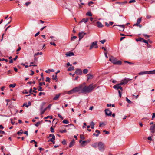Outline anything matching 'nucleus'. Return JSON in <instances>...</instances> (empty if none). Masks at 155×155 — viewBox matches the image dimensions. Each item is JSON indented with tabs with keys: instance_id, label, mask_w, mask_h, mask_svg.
<instances>
[{
	"instance_id": "21",
	"label": "nucleus",
	"mask_w": 155,
	"mask_h": 155,
	"mask_svg": "<svg viewBox=\"0 0 155 155\" xmlns=\"http://www.w3.org/2000/svg\"><path fill=\"white\" fill-rule=\"evenodd\" d=\"M74 69V67L73 66H71L69 67L68 69V71H71Z\"/></svg>"
},
{
	"instance_id": "23",
	"label": "nucleus",
	"mask_w": 155,
	"mask_h": 155,
	"mask_svg": "<svg viewBox=\"0 0 155 155\" xmlns=\"http://www.w3.org/2000/svg\"><path fill=\"white\" fill-rule=\"evenodd\" d=\"M91 128L93 129L94 127V123L93 122H91L90 124Z\"/></svg>"
},
{
	"instance_id": "32",
	"label": "nucleus",
	"mask_w": 155,
	"mask_h": 155,
	"mask_svg": "<svg viewBox=\"0 0 155 155\" xmlns=\"http://www.w3.org/2000/svg\"><path fill=\"white\" fill-rule=\"evenodd\" d=\"M23 131L22 129H21L19 131H18L17 133V134L18 135H20L21 134H22L23 133Z\"/></svg>"
},
{
	"instance_id": "58",
	"label": "nucleus",
	"mask_w": 155,
	"mask_h": 155,
	"mask_svg": "<svg viewBox=\"0 0 155 155\" xmlns=\"http://www.w3.org/2000/svg\"><path fill=\"white\" fill-rule=\"evenodd\" d=\"M136 2V1L135 0H130L129 1V3H134L135 2Z\"/></svg>"
},
{
	"instance_id": "20",
	"label": "nucleus",
	"mask_w": 155,
	"mask_h": 155,
	"mask_svg": "<svg viewBox=\"0 0 155 155\" xmlns=\"http://www.w3.org/2000/svg\"><path fill=\"white\" fill-rule=\"evenodd\" d=\"M143 38L140 37L138 38H137L136 39V40L137 41H141L143 42Z\"/></svg>"
},
{
	"instance_id": "36",
	"label": "nucleus",
	"mask_w": 155,
	"mask_h": 155,
	"mask_svg": "<svg viewBox=\"0 0 155 155\" xmlns=\"http://www.w3.org/2000/svg\"><path fill=\"white\" fill-rule=\"evenodd\" d=\"M52 79L53 80H56L57 79V75L56 74L55 75H53L52 76Z\"/></svg>"
},
{
	"instance_id": "8",
	"label": "nucleus",
	"mask_w": 155,
	"mask_h": 155,
	"mask_svg": "<svg viewBox=\"0 0 155 155\" xmlns=\"http://www.w3.org/2000/svg\"><path fill=\"white\" fill-rule=\"evenodd\" d=\"M118 26L120 28H117V29L120 31H124V25H113V26Z\"/></svg>"
},
{
	"instance_id": "38",
	"label": "nucleus",
	"mask_w": 155,
	"mask_h": 155,
	"mask_svg": "<svg viewBox=\"0 0 155 155\" xmlns=\"http://www.w3.org/2000/svg\"><path fill=\"white\" fill-rule=\"evenodd\" d=\"M80 138L82 140L85 139V138L84 137V135L83 134H81L80 135Z\"/></svg>"
},
{
	"instance_id": "56",
	"label": "nucleus",
	"mask_w": 155,
	"mask_h": 155,
	"mask_svg": "<svg viewBox=\"0 0 155 155\" xmlns=\"http://www.w3.org/2000/svg\"><path fill=\"white\" fill-rule=\"evenodd\" d=\"M77 38V37L76 36H74L73 37H71V40H73L74 39L76 38Z\"/></svg>"
},
{
	"instance_id": "15",
	"label": "nucleus",
	"mask_w": 155,
	"mask_h": 155,
	"mask_svg": "<svg viewBox=\"0 0 155 155\" xmlns=\"http://www.w3.org/2000/svg\"><path fill=\"white\" fill-rule=\"evenodd\" d=\"M39 86L38 87V91H42L43 90L42 89L41 86H42V83L40 82L39 84Z\"/></svg>"
},
{
	"instance_id": "27",
	"label": "nucleus",
	"mask_w": 155,
	"mask_h": 155,
	"mask_svg": "<svg viewBox=\"0 0 155 155\" xmlns=\"http://www.w3.org/2000/svg\"><path fill=\"white\" fill-rule=\"evenodd\" d=\"M94 148H96L98 146V143H94L91 145Z\"/></svg>"
},
{
	"instance_id": "53",
	"label": "nucleus",
	"mask_w": 155,
	"mask_h": 155,
	"mask_svg": "<svg viewBox=\"0 0 155 155\" xmlns=\"http://www.w3.org/2000/svg\"><path fill=\"white\" fill-rule=\"evenodd\" d=\"M143 42H144V43H145L147 44V45H148V41H147V40H144L143 39Z\"/></svg>"
},
{
	"instance_id": "29",
	"label": "nucleus",
	"mask_w": 155,
	"mask_h": 155,
	"mask_svg": "<svg viewBox=\"0 0 155 155\" xmlns=\"http://www.w3.org/2000/svg\"><path fill=\"white\" fill-rule=\"evenodd\" d=\"M139 75H143L144 74H147V71H143V72H141L139 73L138 74Z\"/></svg>"
},
{
	"instance_id": "30",
	"label": "nucleus",
	"mask_w": 155,
	"mask_h": 155,
	"mask_svg": "<svg viewBox=\"0 0 155 155\" xmlns=\"http://www.w3.org/2000/svg\"><path fill=\"white\" fill-rule=\"evenodd\" d=\"M54 71V70L53 69H51V70L48 69V70H46L45 71L47 73H50V72H53Z\"/></svg>"
},
{
	"instance_id": "47",
	"label": "nucleus",
	"mask_w": 155,
	"mask_h": 155,
	"mask_svg": "<svg viewBox=\"0 0 155 155\" xmlns=\"http://www.w3.org/2000/svg\"><path fill=\"white\" fill-rule=\"evenodd\" d=\"M100 42L102 44H104L106 42V40L105 39H104L102 40H101L100 41Z\"/></svg>"
},
{
	"instance_id": "63",
	"label": "nucleus",
	"mask_w": 155,
	"mask_h": 155,
	"mask_svg": "<svg viewBox=\"0 0 155 155\" xmlns=\"http://www.w3.org/2000/svg\"><path fill=\"white\" fill-rule=\"evenodd\" d=\"M118 92L119 93V96L120 97H121V91H120V90H118Z\"/></svg>"
},
{
	"instance_id": "60",
	"label": "nucleus",
	"mask_w": 155,
	"mask_h": 155,
	"mask_svg": "<svg viewBox=\"0 0 155 155\" xmlns=\"http://www.w3.org/2000/svg\"><path fill=\"white\" fill-rule=\"evenodd\" d=\"M50 131L51 132H54V129L52 127H51L50 128Z\"/></svg>"
},
{
	"instance_id": "6",
	"label": "nucleus",
	"mask_w": 155,
	"mask_h": 155,
	"mask_svg": "<svg viewBox=\"0 0 155 155\" xmlns=\"http://www.w3.org/2000/svg\"><path fill=\"white\" fill-rule=\"evenodd\" d=\"M120 83L117 84L116 85H115L113 86V88H114L117 89V90L120 89L122 91L123 90V88L122 87H121V85H123L122 84H120Z\"/></svg>"
},
{
	"instance_id": "25",
	"label": "nucleus",
	"mask_w": 155,
	"mask_h": 155,
	"mask_svg": "<svg viewBox=\"0 0 155 155\" xmlns=\"http://www.w3.org/2000/svg\"><path fill=\"white\" fill-rule=\"evenodd\" d=\"M60 95V94H57V95H56L55 97H54L53 98V100H57L59 97Z\"/></svg>"
},
{
	"instance_id": "40",
	"label": "nucleus",
	"mask_w": 155,
	"mask_h": 155,
	"mask_svg": "<svg viewBox=\"0 0 155 155\" xmlns=\"http://www.w3.org/2000/svg\"><path fill=\"white\" fill-rule=\"evenodd\" d=\"M63 122L66 124H68L69 122L67 120H64L63 121Z\"/></svg>"
},
{
	"instance_id": "45",
	"label": "nucleus",
	"mask_w": 155,
	"mask_h": 155,
	"mask_svg": "<svg viewBox=\"0 0 155 155\" xmlns=\"http://www.w3.org/2000/svg\"><path fill=\"white\" fill-rule=\"evenodd\" d=\"M143 35L145 37V38L146 39H147L148 38H149L150 37L149 36L147 35L146 34H143Z\"/></svg>"
},
{
	"instance_id": "61",
	"label": "nucleus",
	"mask_w": 155,
	"mask_h": 155,
	"mask_svg": "<svg viewBox=\"0 0 155 155\" xmlns=\"http://www.w3.org/2000/svg\"><path fill=\"white\" fill-rule=\"evenodd\" d=\"M23 106H25L27 107H28V105L27 104V103H24Z\"/></svg>"
},
{
	"instance_id": "26",
	"label": "nucleus",
	"mask_w": 155,
	"mask_h": 155,
	"mask_svg": "<svg viewBox=\"0 0 155 155\" xmlns=\"http://www.w3.org/2000/svg\"><path fill=\"white\" fill-rule=\"evenodd\" d=\"M127 3V1H124L123 2H117V3L121 4V5H123L124 4Z\"/></svg>"
},
{
	"instance_id": "49",
	"label": "nucleus",
	"mask_w": 155,
	"mask_h": 155,
	"mask_svg": "<svg viewBox=\"0 0 155 155\" xmlns=\"http://www.w3.org/2000/svg\"><path fill=\"white\" fill-rule=\"evenodd\" d=\"M5 61L6 62H7L8 61V60L7 59H5L4 58H2V59L0 58V61Z\"/></svg>"
},
{
	"instance_id": "1",
	"label": "nucleus",
	"mask_w": 155,
	"mask_h": 155,
	"mask_svg": "<svg viewBox=\"0 0 155 155\" xmlns=\"http://www.w3.org/2000/svg\"><path fill=\"white\" fill-rule=\"evenodd\" d=\"M82 86L83 93L85 94L91 92L95 87V86L93 85V84H91L88 86H87L85 83L82 84Z\"/></svg>"
},
{
	"instance_id": "14",
	"label": "nucleus",
	"mask_w": 155,
	"mask_h": 155,
	"mask_svg": "<svg viewBox=\"0 0 155 155\" xmlns=\"http://www.w3.org/2000/svg\"><path fill=\"white\" fill-rule=\"evenodd\" d=\"M155 124H154L153 126L150 127V130L151 132L153 133L155 132Z\"/></svg>"
},
{
	"instance_id": "12",
	"label": "nucleus",
	"mask_w": 155,
	"mask_h": 155,
	"mask_svg": "<svg viewBox=\"0 0 155 155\" xmlns=\"http://www.w3.org/2000/svg\"><path fill=\"white\" fill-rule=\"evenodd\" d=\"M105 114L106 115L110 116L112 115V112L110 111L108 109H106L105 110Z\"/></svg>"
},
{
	"instance_id": "2",
	"label": "nucleus",
	"mask_w": 155,
	"mask_h": 155,
	"mask_svg": "<svg viewBox=\"0 0 155 155\" xmlns=\"http://www.w3.org/2000/svg\"><path fill=\"white\" fill-rule=\"evenodd\" d=\"M109 60L115 64L121 65V62L120 61H117L115 58L112 56L110 58Z\"/></svg>"
},
{
	"instance_id": "59",
	"label": "nucleus",
	"mask_w": 155,
	"mask_h": 155,
	"mask_svg": "<svg viewBox=\"0 0 155 155\" xmlns=\"http://www.w3.org/2000/svg\"><path fill=\"white\" fill-rule=\"evenodd\" d=\"M33 89H34V90H33V91H33V92H34V93H37V91H35V90H36V89H36V88H35V87H34V88H33Z\"/></svg>"
},
{
	"instance_id": "64",
	"label": "nucleus",
	"mask_w": 155,
	"mask_h": 155,
	"mask_svg": "<svg viewBox=\"0 0 155 155\" xmlns=\"http://www.w3.org/2000/svg\"><path fill=\"white\" fill-rule=\"evenodd\" d=\"M155 117V113H153L152 116V119L153 120Z\"/></svg>"
},
{
	"instance_id": "4",
	"label": "nucleus",
	"mask_w": 155,
	"mask_h": 155,
	"mask_svg": "<svg viewBox=\"0 0 155 155\" xmlns=\"http://www.w3.org/2000/svg\"><path fill=\"white\" fill-rule=\"evenodd\" d=\"M98 147L99 150L101 151H103L104 150V145L101 142H99L98 143Z\"/></svg>"
},
{
	"instance_id": "52",
	"label": "nucleus",
	"mask_w": 155,
	"mask_h": 155,
	"mask_svg": "<svg viewBox=\"0 0 155 155\" xmlns=\"http://www.w3.org/2000/svg\"><path fill=\"white\" fill-rule=\"evenodd\" d=\"M58 116L59 117H60L61 119H62V120L63 119V118L59 114H58Z\"/></svg>"
},
{
	"instance_id": "3",
	"label": "nucleus",
	"mask_w": 155,
	"mask_h": 155,
	"mask_svg": "<svg viewBox=\"0 0 155 155\" xmlns=\"http://www.w3.org/2000/svg\"><path fill=\"white\" fill-rule=\"evenodd\" d=\"M73 89L74 93L78 92L79 93H83L82 84H81L78 87H75L73 88Z\"/></svg>"
},
{
	"instance_id": "22",
	"label": "nucleus",
	"mask_w": 155,
	"mask_h": 155,
	"mask_svg": "<svg viewBox=\"0 0 155 155\" xmlns=\"http://www.w3.org/2000/svg\"><path fill=\"white\" fill-rule=\"evenodd\" d=\"M55 140V136L54 135H53V137H52V138L50 139V140H49L48 141H51V142H53L54 141V140Z\"/></svg>"
},
{
	"instance_id": "39",
	"label": "nucleus",
	"mask_w": 155,
	"mask_h": 155,
	"mask_svg": "<svg viewBox=\"0 0 155 155\" xmlns=\"http://www.w3.org/2000/svg\"><path fill=\"white\" fill-rule=\"evenodd\" d=\"M16 85V84H10V85H9V87H12L13 88H14V87Z\"/></svg>"
},
{
	"instance_id": "24",
	"label": "nucleus",
	"mask_w": 155,
	"mask_h": 155,
	"mask_svg": "<svg viewBox=\"0 0 155 155\" xmlns=\"http://www.w3.org/2000/svg\"><path fill=\"white\" fill-rule=\"evenodd\" d=\"M88 18H83V19L81 21V22H84L85 23H86L88 21Z\"/></svg>"
},
{
	"instance_id": "54",
	"label": "nucleus",
	"mask_w": 155,
	"mask_h": 155,
	"mask_svg": "<svg viewBox=\"0 0 155 155\" xmlns=\"http://www.w3.org/2000/svg\"><path fill=\"white\" fill-rule=\"evenodd\" d=\"M71 126L72 127H73L74 128V129L75 128V126H74L73 125L71 124H69L68 125H66V126H66V127H69V126Z\"/></svg>"
},
{
	"instance_id": "19",
	"label": "nucleus",
	"mask_w": 155,
	"mask_h": 155,
	"mask_svg": "<svg viewBox=\"0 0 155 155\" xmlns=\"http://www.w3.org/2000/svg\"><path fill=\"white\" fill-rule=\"evenodd\" d=\"M87 80L92 79L93 77V75L90 74H87Z\"/></svg>"
},
{
	"instance_id": "42",
	"label": "nucleus",
	"mask_w": 155,
	"mask_h": 155,
	"mask_svg": "<svg viewBox=\"0 0 155 155\" xmlns=\"http://www.w3.org/2000/svg\"><path fill=\"white\" fill-rule=\"evenodd\" d=\"M59 132L61 133H63L64 132H67V131L66 130H59Z\"/></svg>"
},
{
	"instance_id": "50",
	"label": "nucleus",
	"mask_w": 155,
	"mask_h": 155,
	"mask_svg": "<svg viewBox=\"0 0 155 155\" xmlns=\"http://www.w3.org/2000/svg\"><path fill=\"white\" fill-rule=\"evenodd\" d=\"M94 3V2L92 1H90L88 3V5L89 6H90L91 5V4H93Z\"/></svg>"
},
{
	"instance_id": "35",
	"label": "nucleus",
	"mask_w": 155,
	"mask_h": 155,
	"mask_svg": "<svg viewBox=\"0 0 155 155\" xmlns=\"http://www.w3.org/2000/svg\"><path fill=\"white\" fill-rule=\"evenodd\" d=\"M86 15L89 16H91L92 15V14L90 12H88L86 13Z\"/></svg>"
},
{
	"instance_id": "33",
	"label": "nucleus",
	"mask_w": 155,
	"mask_h": 155,
	"mask_svg": "<svg viewBox=\"0 0 155 155\" xmlns=\"http://www.w3.org/2000/svg\"><path fill=\"white\" fill-rule=\"evenodd\" d=\"M141 21V18H139L137 20V24H139L140 23Z\"/></svg>"
},
{
	"instance_id": "43",
	"label": "nucleus",
	"mask_w": 155,
	"mask_h": 155,
	"mask_svg": "<svg viewBox=\"0 0 155 155\" xmlns=\"http://www.w3.org/2000/svg\"><path fill=\"white\" fill-rule=\"evenodd\" d=\"M126 101L129 104H131V101L130 100L128 99L127 97H126Z\"/></svg>"
},
{
	"instance_id": "10",
	"label": "nucleus",
	"mask_w": 155,
	"mask_h": 155,
	"mask_svg": "<svg viewBox=\"0 0 155 155\" xmlns=\"http://www.w3.org/2000/svg\"><path fill=\"white\" fill-rule=\"evenodd\" d=\"M75 73L77 75H81L82 74V70L79 69H78L76 70L75 72Z\"/></svg>"
},
{
	"instance_id": "7",
	"label": "nucleus",
	"mask_w": 155,
	"mask_h": 155,
	"mask_svg": "<svg viewBox=\"0 0 155 155\" xmlns=\"http://www.w3.org/2000/svg\"><path fill=\"white\" fill-rule=\"evenodd\" d=\"M97 45V42L95 41V42H92L90 46V49H91L94 47V48H98V46Z\"/></svg>"
},
{
	"instance_id": "41",
	"label": "nucleus",
	"mask_w": 155,
	"mask_h": 155,
	"mask_svg": "<svg viewBox=\"0 0 155 155\" xmlns=\"http://www.w3.org/2000/svg\"><path fill=\"white\" fill-rule=\"evenodd\" d=\"M10 19V20L9 21H8V23H7V24H6V25H7L8 24H9L11 21L12 20V18L11 17H10L9 18H8V19Z\"/></svg>"
},
{
	"instance_id": "18",
	"label": "nucleus",
	"mask_w": 155,
	"mask_h": 155,
	"mask_svg": "<svg viewBox=\"0 0 155 155\" xmlns=\"http://www.w3.org/2000/svg\"><path fill=\"white\" fill-rule=\"evenodd\" d=\"M75 142L74 139H73V140L70 143L69 147H71L74 144Z\"/></svg>"
},
{
	"instance_id": "48",
	"label": "nucleus",
	"mask_w": 155,
	"mask_h": 155,
	"mask_svg": "<svg viewBox=\"0 0 155 155\" xmlns=\"http://www.w3.org/2000/svg\"><path fill=\"white\" fill-rule=\"evenodd\" d=\"M49 118H50L51 119L52 118V116H48L47 117H45L44 118L45 119H47Z\"/></svg>"
},
{
	"instance_id": "31",
	"label": "nucleus",
	"mask_w": 155,
	"mask_h": 155,
	"mask_svg": "<svg viewBox=\"0 0 155 155\" xmlns=\"http://www.w3.org/2000/svg\"><path fill=\"white\" fill-rule=\"evenodd\" d=\"M106 124L104 122L100 123L99 124V127H101L103 126H105Z\"/></svg>"
},
{
	"instance_id": "46",
	"label": "nucleus",
	"mask_w": 155,
	"mask_h": 155,
	"mask_svg": "<svg viewBox=\"0 0 155 155\" xmlns=\"http://www.w3.org/2000/svg\"><path fill=\"white\" fill-rule=\"evenodd\" d=\"M62 144L64 145H65L66 144V141L65 140H64V139L63 140V141H62Z\"/></svg>"
},
{
	"instance_id": "16",
	"label": "nucleus",
	"mask_w": 155,
	"mask_h": 155,
	"mask_svg": "<svg viewBox=\"0 0 155 155\" xmlns=\"http://www.w3.org/2000/svg\"><path fill=\"white\" fill-rule=\"evenodd\" d=\"M96 24L97 26L99 28H101L103 26V25L99 21H97Z\"/></svg>"
},
{
	"instance_id": "62",
	"label": "nucleus",
	"mask_w": 155,
	"mask_h": 155,
	"mask_svg": "<svg viewBox=\"0 0 155 155\" xmlns=\"http://www.w3.org/2000/svg\"><path fill=\"white\" fill-rule=\"evenodd\" d=\"M51 104H49L48 106L46 107L47 109H48H48H50L51 108Z\"/></svg>"
},
{
	"instance_id": "11",
	"label": "nucleus",
	"mask_w": 155,
	"mask_h": 155,
	"mask_svg": "<svg viewBox=\"0 0 155 155\" xmlns=\"http://www.w3.org/2000/svg\"><path fill=\"white\" fill-rule=\"evenodd\" d=\"M86 33L83 32L79 33L78 34L79 40H80L83 37L84 35H86Z\"/></svg>"
},
{
	"instance_id": "44",
	"label": "nucleus",
	"mask_w": 155,
	"mask_h": 155,
	"mask_svg": "<svg viewBox=\"0 0 155 155\" xmlns=\"http://www.w3.org/2000/svg\"><path fill=\"white\" fill-rule=\"evenodd\" d=\"M50 79L48 77H47L46 78V81L50 82Z\"/></svg>"
},
{
	"instance_id": "51",
	"label": "nucleus",
	"mask_w": 155,
	"mask_h": 155,
	"mask_svg": "<svg viewBox=\"0 0 155 155\" xmlns=\"http://www.w3.org/2000/svg\"><path fill=\"white\" fill-rule=\"evenodd\" d=\"M41 123V122L40 121H39V122H37L36 124L35 125L37 127H38V126Z\"/></svg>"
},
{
	"instance_id": "13",
	"label": "nucleus",
	"mask_w": 155,
	"mask_h": 155,
	"mask_svg": "<svg viewBox=\"0 0 155 155\" xmlns=\"http://www.w3.org/2000/svg\"><path fill=\"white\" fill-rule=\"evenodd\" d=\"M65 55L66 57L71 56L74 55V54L73 52L69 51L66 52Z\"/></svg>"
},
{
	"instance_id": "57",
	"label": "nucleus",
	"mask_w": 155,
	"mask_h": 155,
	"mask_svg": "<svg viewBox=\"0 0 155 155\" xmlns=\"http://www.w3.org/2000/svg\"><path fill=\"white\" fill-rule=\"evenodd\" d=\"M42 94L44 95H45V93L44 92H40L39 94V96H41Z\"/></svg>"
},
{
	"instance_id": "5",
	"label": "nucleus",
	"mask_w": 155,
	"mask_h": 155,
	"mask_svg": "<svg viewBox=\"0 0 155 155\" xmlns=\"http://www.w3.org/2000/svg\"><path fill=\"white\" fill-rule=\"evenodd\" d=\"M132 80V79H129L128 78H125L121 81L120 84H125L127 83L129 81Z\"/></svg>"
},
{
	"instance_id": "55",
	"label": "nucleus",
	"mask_w": 155,
	"mask_h": 155,
	"mask_svg": "<svg viewBox=\"0 0 155 155\" xmlns=\"http://www.w3.org/2000/svg\"><path fill=\"white\" fill-rule=\"evenodd\" d=\"M50 44L51 45H53L54 46H56V45L55 43L54 42H51Z\"/></svg>"
},
{
	"instance_id": "28",
	"label": "nucleus",
	"mask_w": 155,
	"mask_h": 155,
	"mask_svg": "<svg viewBox=\"0 0 155 155\" xmlns=\"http://www.w3.org/2000/svg\"><path fill=\"white\" fill-rule=\"evenodd\" d=\"M74 93V89H73L72 90L68 91V94H70Z\"/></svg>"
},
{
	"instance_id": "34",
	"label": "nucleus",
	"mask_w": 155,
	"mask_h": 155,
	"mask_svg": "<svg viewBox=\"0 0 155 155\" xmlns=\"http://www.w3.org/2000/svg\"><path fill=\"white\" fill-rule=\"evenodd\" d=\"M88 72V70L87 69H84L83 70V72L84 74H87Z\"/></svg>"
},
{
	"instance_id": "9",
	"label": "nucleus",
	"mask_w": 155,
	"mask_h": 155,
	"mask_svg": "<svg viewBox=\"0 0 155 155\" xmlns=\"http://www.w3.org/2000/svg\"><path fill=\"white\" fill-rule=\"evenodd\" d=\"M45 104V103H43L41 107V108H40V111H41V114H43L47 110V109H46V108H45L44 109H43V106H44V105Z\"/></svg>"
},
{
	"instance_id": "17",
	"label": "nucleus",
	"mask_w": 155,
	"mask_h": 155,
	"mask_svg": "<svg viewBox=\"0 0 155 155\" xmlns=\"http://www.w3.org/2000/svg\"><path fill=\"white\" fill-rule=\"evenodd\" d=\"M147 74H155V70L153 71H147Z\"/></svg>"
},
{
	"instance_id": "37",
	"label": "nucleus",
	"mask_w": 155,
	"mask_h": 155,
	"mask_svg": "<svg viewBox=\"0 0 155 155\" xmlns=\"http://www.w3.org/2000/svg\"><path fill=\"white\" fill-rule=\"evenodd\" d=\"M86 144L85 141H83L81 143V145L83 146H84Z\"/></svg>"
}]
</instances>
